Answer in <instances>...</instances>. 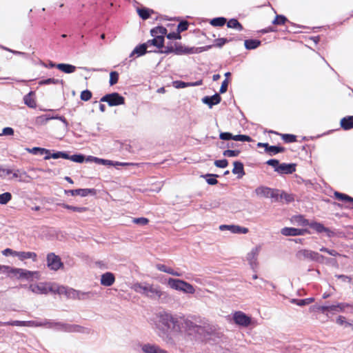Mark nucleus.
Here are the masks:
<instances>
[{
    "instance_id": "14",
    "label": "nucleus",
    "mask_w": 353,
    "mask_h": 353,
    "mask_svg": "<svg viewBox=\"0 0 353 353\" xmlns=\"http://www.w3.org/2000/svg\"><path fill=\"white\" fill-rule=\"evenodd\" d=\"M219 230L221 231L228 230L233 234H247L249 232L247 228L236 225H221Z\"/></svg>"
},
{
    "instance_id": "19",
    "label": "nucleus",
    "mask_w": 353,
    "mask_h": 353,
    "mask_svg": "<svg viewBox=\"0 0 353 353\" xmlns=\"http://www.w3.org/2000/svg\"><path fill=\"white\" fill-rule=\"evenodd\" d=\"M309 226L318 233L325 232L328 236H331L332 234V232L324 227L321 223L310 222Z\"/></svg>"
},
{
    "instance_id": "42",
    "label": "nucleus",
    "mask_w": 353,
    "mask_h": 353,
    "mask_svg": "<svg viewBox=\"0 0 353 353\" xmlns=\"http://www.w3.org/2000/svg\"><path fill=\"white\" fill-rule=\"evenodd\" d=\"M334 196L339 200L353 202V198L349 196L347 194L336 192H334Z\"/></svg>"
},
{
    "instance_id": "2",
    "label": "nucleus",
    "mask_w": 353,
    "mask_h": 353,
    "mask_svg": "<svg viewBox=\"0 0 353 353\" xmlns=\"http://www.w3.org/2000/svg\"><path fill=\"white\" fill-rule=\"evenodd\" d=\"M29 290L34 294H47L49 292L58 294H64L69 298H81L85 293H80L72 288L59 285L54 282H39L29 285Z\"/></svg>"
},
{
    "instance_id": "4",
    "label": "nucleus",
    "mask_w": 353,
    "mask_h": 353,
    "mask_svg": "<svg viewBox=\"0 0 353 353\" xmlns=\"http://www.w3.org/2000/svg\"><path fill=\"white\" fill-rule=\"evenodd\" d=\"M5 274H7L10 278L17 279L39 280L41 279V274L38 271H30L26 269L12 268L8 265Z\"/></svg>"
},
{
    "instance_id": "57",
    "label": "nucleus",
    "mask_w": 353,
    "mask_h": 353,
    "mask_svg": "<svg viewBox=\"0 0 353 353\" xmlns=\"http://www.w3.org/2000/svg\"><path fill=\"white\" fill-rule=\"evenodd\" d=\"M14 134V130L12 128L6 127L4 128L2 130V132L0 134V136L2 135H13Z\"/></svg>"
},
{
    "instance_id": "38",
    "label": "nucleus",
    "mask_w": 353,
    "mask_h": 353,
    "mask_svg": "<svg viewBox=\"0 0 353 353\" xmlns=\"http://www.w3.org/2000/svg\"><path fill=\"white\" fill-rule=\"evenodd\" d=\"M12 199V194L10 192H4L0 194V204L6 205Z\"/></svg>"
},
{
    "instance_id": "12",
    "label": "nucleus",
    "mask_w": 353,
    "mask_h": 353,
    "mask_svg": "<svg viewBox=\"0 0 353 353\" xmlns=\"http://www.w3.org/2000/svg\"><path fill=\"white\" fill-rule=\"evenodd\" d=\"M47 265L50 270L57 271L63 267V263L59 256L50 253L47 256Z\"/></svg>"
},
{
    "instance_id": "16",
    "label": "nucleus",
    "mask_w": 353,
    "mask_h": 353,
    "mask_svg": "<svg viewBox=\"0 0 353 353\" xmlns=\"http://www.w3.org/2000/svg\"><path fill=\"white\" fill-rule=\"evenodd\" d=\"M219 137L222 140H230L232 139L237 141H250L251 138L247 135H232L230 132H221Z\"/></svg>"
},
{
    "instance_id": "23",
    "label": "nucleus",
    "mask_w": 353,
    "mask_h": 353,
    "mask_svg": "<svg viewBox=\"0 0 353 353\" xmlns=\"http://www.w3.org/2000/svg\"><path fill=\"white\" fill-rule=\"evenodd\" d=\"M65 192L70 194L72 196L80 195L81 196L85 197L90 194H94L95 190L94 189H77L68 190Z\"/></svg>"
},
{
    "instance_id": "58",
    "label": "nucleus",
    "mask_w": 353,
    "mask_h": 353,
    "mask_svg": "<svg viewBox=\"0 0 353 353\" xmlns=\"http://www.w3.org/2000/svg\"><path fill=\"white\" fill-rule=\"evenodd\" d=\"M188 23L187 21H182L178 25L177 30L180 33L181 32L185 31L188 29Z\"/></svg>"
},
{
    "instance_id": "30",
    "label": "nucleus",
    "mask_w": 353,
    "mask_h": 353,
    "mask_svg": "<svg viewBox=\"0 0 353 353\" xmlns=\"http://www.w3.org/2000/svg\"><path fill=\"white\" fill-rule=\"evenodd\" d=\"M148 44L143 43L141 45H139L137 46L134 50L132 52L130 57L134 56V54H137V57L143 55L147 52V47Z\"/></svg>"
},
{
    "instance_id": "54",
    "label": "nucleus",
    "mask_w": 353,
    "mask_h": 353,
    "mask_svg": "<svg viewBox=\"0 0 353 353\" xmlns=\"http://www.w3.org/2000/svg\"><path fill=\"white\" fill-rule=\"evenodd\" d=\"M214 165L218 168H224L228 166V161L226 159L216 160L214 161Z\"/></svg>"
},
{
    "instance_id": "20",
    "label": "nucleus",
    "mask_w": 353,
    "mask_h": 353,
    "mask_svg": "<svg viewBox=\"0 0 353 353\" xmlns=\"http://www.w3.org/2000/svg\"><path fill=\"white\" fill-rule=\"evenodd\" d=\"M290 223L296 226L309 225L310 221L302 215H294L290 218Z\"/></svg>"
},
{
    "instance_id": "44",
    "label": "nucleus",
    "mask_w": 353,
    "mask_h": 353,
    "mask_svg": "<svg viewBox=\"0 0 353 353\" xmlns=\"http://www.w3.org/2000/svg\"><path fill=\"white\" fill-rule=\"evenodd\" d=\"M314 299L313 298H309L305 299H301V300H296L293 299L292 302L296 303L298 305L303 306L305 305H307L312 302H313Z\"/></svg>"
},
{
    "instance_id": "3",
    "label": "nucleus",
    "mask_w": 353,
    "mask_h": 353,
    "mask_svg": "<svg viewBox=\"0 0 353 353\" xmlns=\"http://www.w3.org/2000/svg\"><path fill=\"white\" fill-rule=\"evenodd\" d=\"M132 289L137 293L154 299H160L164 294L159 286L146 283H135Z\"/></svg>"
},
{
    "instance_id": "59",
    "label": "nucleus",
    "mask_w": 353,
    "mask_h": 353,
    "mask_svg": "<svg viewBox=\"0 0 353 353\" xmlns=\"http://www.w3.org/2000/svg\"><path fill=\"white\" fill-rule=\"evenodd\" d=\"M227 42H228V40L226 39L219 38L214 41V46L216 47L221 48Z\"/></svg>"
},
{
    "instance_id": "37",
    "label": "nucleus",
    "mask_w": 353,
    "mask_h": 353,
    "mask_svg": "<svg viewBox=\"0 0 353 353\" xmlns=\"http://www.w3.org/2000/svg\"><path fill=\"white\" fill-rule=\"evenodd\" d=\"M62 205L65 209H68V210H72L74 212H77L79 213H83L88 210V208L85 207H75V206H72V205H69L67 204H63Z\"/></svg>"
},
{
    "instance_id": "32",
    "label": "nucleus",
    "mask_w": 353,
    "mask_h": 353,
    "mask_svg": "<svg viewBox=\"0 0 353 353\" xmlns=\"http://www.w3.org/2000/svg\"><path fill=\"white\" fill-rule=\"evenodd\" d=\"M233 164L234 168L232 173L234 174H240L239 177H242L245 174L243 163L239 161H234Z\"/></svg>"
},
{
    "instance_id": "11",
    "label": "nucleus",
    "mask_w": 353,
    "mask_h": 353,
    "mask_svg": "<svg viewBox=\"0 0 353 353\" xmlns=\"http://www.w3.org/2000/svg\"><path fill=\"white\" fill-rule=\"evenodd\" d=\"M139 347L143 353H169L159 345L153 343H142L139 344Z\"/></svg>"
},
{
    "instance_id": "51",
    "label": "nucleus",
    "mask_w": 353,
    "mask_h": 353,
    "mask_svg": "<svg viewBox=\"0 0 353 353\" xmlns=\"http://www.w3.org/2000/svg\"><path fill=\"white\" fill-rule=\"evenodd\" d=\"M92 97V93L90 91L86 90L81 93V99L85 101L90 100Z\"/></svg>"
},
{
    "instance_id": "61",
    "label": "nucleus",
    "mask_w": 353,
    "mask_h": 353,
    "mask_svg": "<svg viewBox=\"0 0 353 353\" xmlns=\"http://www.w3.org/2000/svg\"><path fill=\"white\" fill-rule=\"evenodd\" d=\"M267 164L274 168V170L276 172V168L279 167V161L276 159H270L267 161Z\"/></svg>"
},
{
    "instance_id": "24",
    "label": "nucleus",
    "mask_w": 353,
    "mask_h": 353,
    "mask_svg": "<svg viewBox=\"0 0 353 353\" xmlns=\"http://www.w3.org/2000/svg\"><path fill=\"white\" fill-rule=\"evenodd\" d=\"M153 37H154V39L148 40L146 43H145V44H148V48H149L151 46H156L159 48H161L164 43V37L157 34Z\"/></svg>"
},
{
    "instance_id": "39",
    "label": "nucleus",
    "mask_w": 353,
    "mask_h": 353,
    "mask_svg": "<svg viewBox=\"0 0 353 353\" xmlns=\"http://www.w3.org/2000/svg\"><path fill=\"white\" fill-rule=\"evenodd\" d=\"M167 33V30L163 27H157L151 30L152 36L159 35L163 37Z\"/></svg>"
},
{
    "instance_id": "64",
    "label": "nucleus",
    "mask_w": 353,
    "mask_h": 353,
    "mask_svg": "<svg viewBox=\"0 0 353 353\" xmlns=\"http://www.w3.org/2000/svg\"><path fill=\"white\" fill-rule=\"evenodd\" d=\"M228 79H225L223 81L221 88H220V92L221 93H225L228 90Z\"/></svg>"
},
{
    "instance_id": "62",
    "label": "nucleus",
    "mask_w": 353,
    "mask_h": 353,
    "mask_svg": "<svg viewBox=\"0 0 353 353\" xmlns=\"http://www.w3.org/2000/svg\"><path fill=\"white\" fill-rule=\"evenodd\" d=\"M207 176L210 178L207 179V182L210 185H215L218 183L217 180L214 178V176H217V175H211L208 174Z\"/></svg>"
},
{
    "instance_id": "29",
    "label": "nucleus",
    "mask_w": 353,
    "mask_h": 353,
    "mask_svg": "<svg viewBox=\"0 0 353 353\" xmlns=\"http://www.w3.org/2000/svg\"><path fill=\"white\" fill-rule=\"evenodd\" d=\"M48 320L27 321L26 327H45L48 328Z\"/></svg>"
},
{
    "instance_id": "13",
    "label": "nucleus",
    "mask_w": 353,
    "mask_h": 353,
    "mask_svg": "<svg viewBox=\"0 0 353 353\" xmlns=\"http://www.w3.org/2000/svg\"><path fill=\"white\" fill-rule=\"evenodd\" d=\"M281 233L284 236H295L304 235L310 232L307 229L285 227L281 229Z\"/></svg>"
},
{
    "instance_id": "50",
    "label": "nucleus",
    "mask_w": 353,
    "mask_h": 353,
    "mask_svg": "<svg viewBox=\"0 0 353 353\" xmlns=\"http://www.w3.org/2000/svg\"><path fill=\"white\" fill-rule=\"evenodd\" d=\"M70 160L77 163H83L85 160V157L82 154H74L70 156Z\"/></svg>"
},
{
    "instance_id": "63",
    "label": "nucleus",
    "mask_w": 353,
    "mask_h": 353,
    "mask_svg": "<svg viewBox=\"0 0 353 353\" xmlns=\"http://www.w3.org/2000/svg\"><path fill=\"white\" fill-rule=\"evenodd\" d=\"M167 37L169 39H181V35H180V33L179 32H171V33H169L167 35Z\"/></svg>"
},
{
    "instance_id": "17",
    "label": "nucleus",
    "mask_w": 353,
    "mask_h": 353,
    "mask_svg": "<svg viewBox=\"0 0 353 353\" xmlns=\"http://www.w3.org/2000/svg\"><path fill=\"white\" fill-rule=\"evenodd\" d=\"M261 251V246L257 245L252 248V250L247 254L246 259L251 266L256 265L257 258Z\"/></svg>"
},
{
    "instance_id": "34",
    "label": "nucleus",
    "mask_w": 353,
    "mask_h": 353,
    "mask_svg": "<svg viewBox=\"0 0 353 353\" xmlns=\"http://www.w3.org/2000/svg\"><path fill=\"white\" fill-rule=\"evenodd\" d=\"M26 150L28 152H30L31 154H39L42 155V154H49L50 153V150H48L47 149H45V148H38V147H34V148H32L31 149L27 148Z\"/></svg>"
},
{
    "instance_id": "55",
    "label": "nucleus",
    "mask_w": 353,
    "mask_h": 353,
    "mask_svg": "<svg viewBox=\"0 0 353 353\" xmlns=\"http://www.w3.org/2000/svg\"><path fill=\"white\" fill-rule=\"evenodd\" d=\"M266 151H268L272 154H277L280 152H282L283 148H279L277 146H270L268 145V147L267 148Z\"/></svg>"
},
{
    "instance_id": "25",
    "label": "nucleus",
    "mask_w": 353,
    "mask_h": 353,
    "mask_svg": "<svg viewBox=\"0 0 353 353\" xmlns=\"http://www.w3.org/2000/svg\"><path fill=\"white\" fill-rule=\"evenodd\" d=\"M202 101L207 104L210 108H212L214 105H216L221 101V97L218 94H215L212 97H205L202 99Z\"/></svg>"
},
{
    "instance_id": "9",
    "label": "nucleus",
    "mask_w": 353,
    "mask_h": 353,
    "mask_svg": "<svg viewBox=\"0 0 353 353\" xmlns=\"http://www.w3.org/2000/svg\"><path fill=\"white\" fill-rule=\"evenodd\" d=\"M101 101L106 102L110 106H117L125 103V98L117 92H113L104 95Z\"/></svg>"
},
{
    "instance_id": "1",
    "label": "nucleus",
    "mask_w": 353,
    "mask_h": 353,
    "mask_svg": "<svg viewBox=\"0 0 353 353\" xmlns=\"http://www.w3.org/2000/svg\"><path fill=\"white\" fill-rule=\"evenodd\" d=\"M151 321L158 336L168 346L186 345L191 336L201 329L191 320L165 311L157 313Z\"/></svg>"
},
{
    "instance_id": "6",
    "label": "nucleus",
    "mask_w": 353,
    "mask_h": 353,
    "mask_svg": "<svg viewBox=\"0 0 353 353\" xmlns=\"http://www.w3.org/2000/svg\"><path fill=\"white\" fill-rule=\"evenodd\" d=\"M349 307V304L341 303L332 305H314L311 309L314 311H321L323 313L330 312L334 314L336 312H344L345 309ZM326 314L328 315V313H326Z\"/></svg>"
},
{
    "instance_id": "49",
    "label": "nucleus",
    "mask_w": 353,
    "mask_h": 353,
    "mask_svg": "<svg viewBox=\"0 0 353 353\" xmlns=\"http://www.w3.org/2000/svg\"><path fill=\"white\" fill-rule=\"evenodd\" d=\"M239 150H227L223 152V156L227 157H237L239 154Z\"/></svg>"
},
{
    "instance_id": "26",
    "label": "nucleus",
    "mask_w": 353,
    "mask_h": 353,
    "mask_svg": "<svg viewBox=\"0 0 353 353\" xmlns=\"http://www.w3.org/2000/svg\"><path fill=\"white\" fill-rule=\"evenodd\" d=\"M17 256L21 261L31 259L33 261H37V254L33 252H17Z\"/></svg>"
},
{
    "instance_id": "5",
    "label": "nucleus",
    "mask_w": 353,
    "mask_h": 353,
    "mask_svg": "<svg viewBox=\"0 0 353 353\" xmlns=\"http://www.w3.org/2000/svg\"><path fill=\"white\" fill-rule=\"evenodd\" d=\"M167 285L172 290L186 294H194L196 288L191 283L179 279L168 278L166 280Z\"/></svg>"
},
{
    "instance_id": "60",
    "label": "nucleus",
    "mask_w": 353,
    "mask_h": 353,
    "mask_svg": "<svg viewBox=\"0 0 353 353\" xmlns=\"http://www.w3.org/2000/svg\"><path fill=\"white\" fill-rule=\"evenodd\" d=\"M2 254L4 256L12 255V256H17V251H14V250L10 249V248H6V249H5L4 250L2 251Z\"/></svg>"
},
{
    "instance_id": "45",
    "label": "nucleus",
    "mask_w": 353,
    "mask_h": 353,
    "mask_svg": "<svg viewBox=\"0 0 353 353\" xmlns=\"http://www.w3.org/2000/svg\"><path fill=\"white\" fill-rule=\"evenodd\" d=\"M10 179H19L20 181H23L22 177L26 175V172H22L19 170H12Z\"/></svg>"
},
{
    "instance_id": "33",
    "label": "nucleus",
    "mask_w": 353,
    "mask_h": 353,
    "mask_svg": "<svg viewBox=\"0 0 353 353\" xmlns=\"http://www.w3.org/2000/svg\"><path fill=\"white\" fill-rule=\"evenodd\" d=\"M341 127L345 130H349L353 128V117L343 118L341 121Z\"/></svg>"
},
{
    "instance_id": "43",
    "label": "nucleus",
    "mask_w": 353,
    "mask_h": 353,
    "mask_svg": "<svg viewBox=\"0 0 353 353\" xmlns=\"http://www.w3.org/2000/svg\"><path fill=\"white\" fill-rule=\"evenodd\" d=\"M1 325H14V326H26V321H14L10 322H1Z\"/></svg>"
},
{
    "instance_id": "35",
    "label": "nucleus",
    "mask_w": 353,
    "mask_h": 353,
    "mask_svg": "<svg viewBox=\"0 0 353 353\" xmlns=\"http://www.w3.org/2000/svg\"><path fill=\"white\" fill-rule=\"evenodd\" d=\"M24 103L30 108H35L36 107V101L32 97L31 93L26 95L24 97Z\"/></svg>"
},
{
    "instance_id": "47",
    "label": "nucleus",
    "mask_w": 353,
    "mask_h": 353,
    "mask_svg": "<svg viewBox=\"0 0 353 353\" xmlns=\"http://www.w3.org/2000/svg\"><path fill=\"white\" fill-rule=\"evenodd\" d=\"M118 79L119 74L115 71L111 72L110 74V84L111 85L116 84L118 81Z\"/></svg>"
},
{
    "instance_id": "21",
    "label": "nucleus",
    "mask_w": 353,
    "mask_h": 353,
    "mask_svg": "<svg viewBox=\"0 0 353 353\" xmlns=\"http://www.w3.org/2000/svg\"><path fill=\"white\" fill-rule=\"evenodd\" d=\"M295 171V165L292 163H281L276 168V172L279 174H292Z\"/></svg>"
},
{
    "instance_id": "46",
    "label": "nucleus",
    "mask_w": 353,
    "mask_h": 353,
    "mask_svg": "<svg viewBox=\"0 0 353 353\" xmlns=\"http://www.w3.org/2000/svg\"><path fill=\"white\" fill-rule=\"evenodd\" d=\"M138 13L143 19H147L150 17L151 11L148 9H139Z\"/></svg>"
},
{
    "instance_id": "48",
    "label": "nucleus",
    "mask_w": 353,
    "mask_h": 353,
    "mask_svg": "<svg viewBox=\"0 0 353 353\" xmlns=\"http://www.w3.org/2000/svg\"><path fill=\"white\" fill-rule=\"evenodd\" d=\"M63 81H60L59 79H46V80H42V81H40L39 84V85H46V84H57L59 83H62Z\"/></svg>"
},
{
    "instance_id": "28",
    "label": "nucleus",
    "mask_w": 353,
    "mask_h": 353,
    "mask_svg": "<svg viewBox=\"0 0 353 353\" xmlns=\"http://www.w3.org/2000/svg\"><path fill=\"white\" fill-rule=\"evenodd\" d=\"M202 84V81H198L193 83H185L181 81H175L173 82V85L176 88H183L188 86H197Z\"/></svg>"
},
{
    "instance_id": "22",
    "label": "nucleus",
    "mask_w": 353,
    "mask_h": 353,
    "mask_svg": "<svg viewBox=\"0 0 353 353\" xmlns=\"http://www.w3.org/2000/svg\"><path fill=\"white\" fill-rule=\"evenodd\" d=\"M156 268L161 272H165L168 274H170V275H172L174 276H181L182 275L180 272L175 271L171 267L167 266L164 264H160V263L157 264Z\"/></svg>"
},
{
    "instance_id": "8",
    "label": "nucleus",
    "mask_w": 353,
    "mask_h": 353,
    "mask_svg": "<svg viewBox=\"0 0 353 353\" xmlns=\"http://www.w3.org/2000/svg\"><path fill=\"white\" fill-rule=\"evenodd\" d=\"M232 319L235 324L241 327H248L253 323L251 316L247 315L242 311L234 312L232 314Z\"/></svg>"
},
{
    "instance_id": "36",
    "label": "nucleus",
    "mask_w": 353,
    "mask_h": 353,
    "mask_svg": "<svg viewBox=\"0 0 353 353\" xmlns=\"http://www.w3.org/2000/svg\"><path fill=\"white\" fill-rule=\"evenodd\" d=\"M261 42L258 40H245V46L247 49L251 50V49H255L259 45Z\"/></svg>"
},
{
    "instance_id": "27",
    "label": "nucleus",
    "mask_w": 353,
    "mask_h": 353,
    "mask_svg": "<svg viewBox=\"0 0 353 353\" xmlns=\"http://www.w3.org/2000/svg\"><path fill=\"white\" fill-rule=\"evenodd\" d=\"M56 68L63 72L70 74L75 71L76 67L74 65L67 63L57 64Z\"/></svg>"
},
{
    "instance_id": "56",
    "label": "nucleus",
    "mask_w": 353,
    "mask_h": 353,
    "mask_svg": "<svg viewBox=\"0 0 353 353\" xmlns=\"http://www.w3.org/2000/svg\"><path fill=\"white\" fill-rule=\"evenodd\" d=\"M12 172V170L11 169H6L1 168V170L0 172V177L5 179L7 176L11 175Z\"/></svg>"
},
{
    "instance_id": "15",
    "label": "nucleus",
    "mask_w": 353,
    "mask_h": 353,
    "mask_svg": "<svg viewBox=\"0 0 353 353\" xmlns=\"http://www.w3.org/2000/svg\"><path fill=\"white\" fill-rule=\"evenodd\" d=\"M254 192L259 197L273 198L276 196L274 190L265 186H259L256 188Z\"/></svg>"
},
{
    "instance_id": "40",
    "label": "nucleus",
    "mask_w": 353,
    "mask_h": 353,
    "mask_svg": "<svg viewBox=\"0 0 353 353\" xmlns=\"http://www.w3.org/2000/svg\"><path fill=\"white\" fill-rule=\"evenodd\" d=\"M226 22L223 17H217L211 20L210 24L213 26H223Z\"/></svg>"
},
{
    "instance_id": "10",
    "label": "nucleus",
    "mask_w": 353,
    "mask_h": 353,
    "mask_svg": "<svg viewBox=\"0 0 353 353\" xmlns=\"http://www.w3.org/2000/svg\"><path fill=\"white\" fill-rule=\"evenodd\" d=\"M212 48V46H206L203 47H183L181 46L177 48L175 50L176 54H199L204 51H207Z\"/></svg>"
},
{
    "instance_id": "53",
    "label": "nucleus",
    "mask_w": 353,
    "mask_h": 353,
    "mask_svg": "<svg viewBox=\"0 0 353 353\" xmlns=\"http://www.w3.org/2000/svg\"><path fill=\"white\" fill-rule=\"evenodd\" d=\"M132 222L134 223H136V224H139V225H147L149 221L146 218L141 217V218H134V219H133Z\"/></svg>"
},
{
    "instance_id": "31",
    "label": "nucleus",
    "mask_w": 353,
    "mask_h": 353,
    "mask_svg": "<svg viewBox=\"0 0 353 353\" xmlns=\"http://www.w3.org/2000/svg\"><path fill=\"white\" fill-rule=\"evenodd\" d=\"M59 119L60 121H61L63 123V124L65 125V128H67L68 125V123L67 121L65 120V119L62 117H48L46 116H41V117H39L37 118V121L38 122H41V123H46L48 121H49L50 119Z\"/></svg>"
},
{
    "instance_id": "7",
    "label": "nucleus",
    "mask_w": 353,
    "mask_h": 353,
    "mask_svg": "<svg viewBox=\"0 0 353 353\" xmlns=\"http://www.w3.org/2000/svg\"><path fill=\"white\" fill-rule=\"evenodd\" d=\"M48 328L65 332H79L81 331V327L78 325L65 324L61 322L50 321L49 320L48 323Z\"/></svg>"
},
{
    "instance_id": "18",
    "label": "nucleus",
    "mask_w": 353,
    "mask_h": 353,
    "mask_svg": "<svg viewBox=\"0 0 353 353\" xmlns=\"http://www.w3.org/2000/svg\"><path fill=\"white\" fill-rule=\"evenodd\" d=\"M115 281V276L112 272H105L101 276V284L109 287L113 285Z\"/></svg>"
},
{
    "instance_id": "52",
    "label": "nucleus",
    "mask_w": 353,
    "mask_h": 353,
    "mask_svg": "<svg viewBox=\"0 0 353 353\" xmlns=\"http://www.w3.org/2000/svg\"><path fill=\"white\" fill-rule=\"evenodd\" d=\"M286 21L287 19L284 16L277 15L275 19L274 20L273 23L276 25H281L284 24Z\"/></svg>"
},
{
    "instance_id": "41",
    "label": "nucleus",
    "mask_w": 353,
    "mask_h": 353,
    "mask_svg": "<svg viewBox=\"0 0 353 353\" xmlns=\"http://www.w3.org/2000/svg\"><path fill=\"white\" fill-rule=\"evenodd\" d=\"M227 26L230 28H236L240 30L243 29L242 26L239 23V21L236 19H230L228 22Z\"/></svg>"
}]
</instances>
